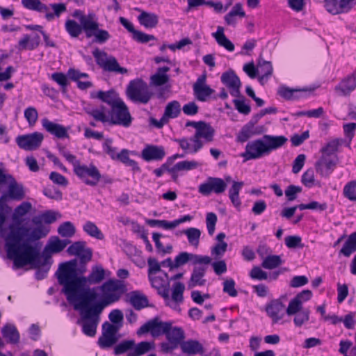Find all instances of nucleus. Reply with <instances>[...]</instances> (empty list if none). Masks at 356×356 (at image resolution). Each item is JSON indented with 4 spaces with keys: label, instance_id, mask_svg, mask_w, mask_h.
Here are the masks:
<instances>
[{
    "label": "nucleus",
    "instance_id": "f257e3e1",
    "mask_svg": "<svg viewBox=\"0 0 356 356\" xmlns=\"http://www.w3.org/2000/svg\"><path fill=\"white\" fill-rule=\"evenodd\" d=\"M56 275L63 286V292L67 300L74 304V308L88 306L97 298L94 289L86 287L89 284L88 276H78L76 259L60 264Z\"/></svg>",
    "mask_w": 356,
    "mask_h": 356
},
{
    "label": "nucleus",
    "instance_id": "f03ea898",
    "mask_svg": "<svg viewBox=\"0 0 356 356\" xmlns=\"http://www.w3.org/2000/svg\"><path fill=\"white\" fill-rule=\"evenodd\" d=\"M35 227L18 226L10 227V231L5 238L6 250H9V254L16 255L17 249L23 250L24 264L30 262L39 255V248L31 245V243L45 237L49 232V229L42 225V215L32 219Z\"/></svg>",
    "mask_w": 356,
    "mask_h": 356
},
{
    "label": "nucleus",
    "instance_id": "7ed1b4c3",
    "mask_svg": "<svg viewBox=\"0 0 356 356\" xmlns=\"http://www.w3.org/2000/svg\"><path fill=\"white\" fill-rule=\"evenodd\" d=\"M286 141L287 138L284 136L266 134L261 138L248 142L241 156L244 158L245 161L258 159L282 147Z\"/></svg>",
    "mask_w": 356,
    "mask_h": 356
},
{
    "label": "nucleus",
    "instance_id": "20e7f679",
    "mask_svg": "<svg viewBox=\"0 0 356 356\" xmlns=\"http://www.w3.org/2000/svg\"><path fill=\"white\" fill-rule=\"evenodd\" d=\"M149 281L153 288L165 300V305L172 307V302L176 305L181 303L184 300V291L185 286L180 282H175L172 289V296L170 297V280H165L161 276L152 275L148 277Z\"/></svg>",
    "mask_w": 356,
    "mask_h": 356
},
{
    "label": "nucleus",
    "instance_id": "39448f33",
    "mask_svg": "<svg viewBox=\"0 0 356 356\" xmlns=\"http://www.w3.org/2000/svg\"><path fill=\"white\" fill-rule=\"evenodd\" d=\"M7 252V257L9 259L13 261L14 266L16 268H22L24 266L31 264L33 268H37L35 272V278L38 280H41L45 278L52 264V259L51 255L48 253L43 252L40 254L39 251V255L34 258L33 260L30 262H27L24 264V256L23 254V250L17 249L16 255L10 254L9 250H6Z\"/></svg>",
    "mask_w": 356,
    "mask_h": 356
},
{
    "label": "nucleus",
    "instance_id": "423d86ee",
    "mask_svg": "<svg viewBox=\"0 0 356 356\" xmlns=\"http://www.w3.org/2000/svg\"><path fill=\"white\" fill-rule=\"evenodd\" d=\"M100 289L104 298L102 300L93 303L92 310L97 313H102L106 306L118 302L127 291L124 282L120 280H108L101 286Z\"/></svg>",
    "mask_w": 356,
    "mask_h": 356
},
{
    "label": "nucleus",
    "instance_id": "0eeeda50",
    "mask_svg": "<svg viewBox=\"0 0 356 356\" xmlns=\"http://www.w3.org/2000/svg\"><path fill=\"white\" fill-rule=\"evenodd\" d=\"M127 95L132 102L146 104L151 99L153 93L146 82L141 79H136L129 82L127 88Z\"/></svg>",
    "mask_w": 356,
    "mask_h": 356
},
{
    "label": "nucleus",
    "instance_id": "6e6552de",
    "mask_svg": "<svg viewBox=\"0 0 356 356\" xmlns=\"http://www.w3.org/2000/svg\"><path fill=\"white\" fill-rule=\"evenodd\" d=\"M215 129L212 126L204 121H202L199 127L195 130L193 136L190 138L191 143H193L191 152L197 153L200 150L204 143H211L213 140Z\"/></svg>",
    "mask_w": 356,
    "mask_h": 356
},
{
    "label": "nucleus",
    "instance_id": "1a4fd4ad",
    "mask_svg": "<svg viewBox=\"0 0 356 356\" xmlns=\"http://www.w3.org/2000/svg\"><path fill=\"white\" fill-rule=\"evenodd\" d=\"M92 55L96 63L106 72L120 74H124L128 72V70L121 67L114 56H108L104 51H101L96 48L92 51Z\"/></svg>",
    "mask_w": 356,
    "mask_h": 356
},
{
    "label": "nucleus",
    "instance_id": "9d476101",
    "mask_svg": "<svg viewBox=\"0 0 356 356\" xmlns=\"http://www.w3.org/2000/svg\"><path fill=\"white\" fill-rule=\"evenodd\" d=\"M94 304L88 305L84 307L74 308L80 310L81 318L84 321L82 325L83 332L88 337H92L96 334L97 327L99 321V315L102 313L95 312L92 309Z\"/></svg>",
    "mask_w": 356,
    "mask_h": 356
},
{
    "label": "nucleus",
    "instance_id": "9b49d317",
    "mask_svg": "<svg viewBox=\"0 0 356 356\" xmlns=\"http://www.w3.org/2000/svg\"><path fill=\"white\" fill-rule=\"evenodd\" d=\"M108 118L110 124L124 127H130L133 120L129 108L122 99L111 107Z\"/></svg>",
    "mask_w": 356,
    "mask_h": 356
},
{
    "label": "nucleus",
    "instance_id": "f8f14e48",
    "mask_svg": "<svg viewBox=\"0 0 356 356\" xmlns=\"http://www.w3.org/2000/svg\"><path fill=\"white\" fill-rule=\"evenodd\" d=\"M171 321H162L159 316H156L140 326L137 330L138 336L150 333L153 337H157L165 334L171 328Z\"/></svg>",
    "mask_w": 356,
    "mask_h": 356
},
{
    "label": "nucleus",
    "instance_id": "ddd939ff",
    "mask_svg": "<svg viewBox=\"0 0 356 356\" xmlns=\"http://www.w3.org/2000/svg\"><path fill=\"white\" fill-rule=\"evenodd\" d=\"M74 174L90 186H95L100 181V172L92 163L88 165L81 164L76 168Z\"/></svg>",
    "mask_w": 356,
    "mask_h": 356
},
{
    "label": "nucleus",
    "instance_id": "4468645a",
    "mask_svg": "<svg viewBox=\"0 0 356 356\" xmlns=\"http://www.w3.org/2000/svg\"><path fill=\"white\" fill-rule=\"evenodd\" d=\"M181 110L180 103L176 100L172 101L166 105L161 118L157 120L154 118H150L149 123L157 129H161L169 122L170 119L177 118L181 113Z\"/></svg>",
    "mask_w": 356,
    "mask_h": 356
},
{
    "label": "nucleus",
    "instance_id": "2eb2a0df",
    "mask_svg": "<svg viewBox=\"0 0 356 356\" xmlns=\"http://www.w3.org/2000/svg\"><path fill=\"white\" fill-rule=\"evenodd\" d=\"M227 188L226 182L221 178L209 177L207 180L198 187V192L204 195L209 196L212 193L220 194Z\"/></svg>",
    "mask_w": 356,
    "mask_h": 356
},
{
    "label": "nucleus",
    "instance_id": "dca6fc26",
    "mask_svg": "<svg viewBox=\"0 0 356 356\" xmlns=\"http://www.w3.org/2000/svg\"><path fill=\"white\" fill-rule=\"evenodd\" d=\"M189 261H191L193 265L210 264L211 258L206 255L203 256L187 252H181L175 258L174 267L178 268Z\"/></svg>",
    "mask_w": 356,
    "mask_h": 356
},
{
    "label": "nucleus",
    "instance_id": "f3484780",
    "mask_svg": "<svg viewBox=\"0 0 356 356\" xmlns=\"http://www.w3.org/2000/svg\"><path fill=\"white\" fill-rule=\"evenodd\" d=\"M44 138V136L42 133L34 132L30 134L19 136L16 142L17 145L28 151H31L38 148Z\"/></svg>",
    "mask_w": 356,
    "mask_h": 356
},
{
    "label": "nucleus",
    "instance_id": "a211bd4d",
    "mask_svg": "<svg viewBox=\"0 0 356 356\" xmlns=\"http://www.w3.org/2000/svg\"><path fill=\"white\" fill-rule=\"evenodd\" d=\"M221 82L229 90L233 97H241V81L233 70L223 72L220 77Z\"/></svg>",
    "mask_w": 356,
    "mask_h": 356
},
{
    "label": "nucleus",
    "instance_id": "6ab92c4d",
    "mask_svg": "<svg viewBox=\"0 0 356 356\" xmlns=\"http://www.w3.org/2000/svg\"><path fill=\"white\" fill-rule=\"evenodd\" d=\"M325 8L332 15L349 12L355 5L356 0H324Z\"/></svg>",
    "mask_w": 356,
    "mask_h": 356
},
{
    "label": "nucleus",
    "instance_id": "aec40b11",
    "mask_svg": "<svg viewBox=\"0 0 356 356\" xmlns=\"http://www.w3.org/2000/svg\"><path fill=\"white\" fill-rule=\"evenodd\" d=\"M99 26V24L97 18L92 22H90L89 25L86 26L88 31L86 37L87 38L94 37V42L104 44L110 39L111 35L106 30L100 29Z\"/></svg>",
    "mask_w": 356,
    "mask_h": 356
},
{
    "label": "nucleus",
    "instance_id": "412c9836",
    "mask_svg": "<svg viewBox=\"0 0 356 356\" xmlns=\"http://www.w3.org/2000/svg\"><path fill=\"white\" fill-rule=\"evenodd\" d=\"M207 75L203 74L199 76L193 84V89L195 98L200 102L207 101V97L211 96L215 90L206 84Z\"/></svg>",
    "mask_w": 356,
    "mask_h": 356
},
{
    "label": "nucleus",
    "instance_id": "4be33fe9",
    "mask_svg": "<svg viewBox=\"0 0 356 356\" xmlns=\"http://www.w3.org/2000/svg\"><path fill=\"white\" fill-rule=\"evenodd\" d=\"M356 88V70L343 78L336 86V92L341 96H348Z\"/></svg>",
    "mask_w": 356,
    "mask_h": 356
},
{
    "label": "nucleus",
    "instance_id": "5701e85b",
    "mask_svg": "<svg viewBox=\"0 0 356 356\" xmlns=\"http://www.w3.org/2000/svg\"><path fill=\"white\" fill-rule=\"evenodd\" d=\"M338 159L321 156L315 163V168L321 177H328L336 168Z\"/></svg>",
    "mask_w": 356,
    "mask_h": 356
},
{
    "label": "nucleus",
    "instance_id": "b1692460",
    "mask_svg": "<svg viewBox=\"0 0 356 356\" xmlns=\"http://www.w3.org/2000/svg\"><path fill=\"white\" fill-rule=\"evenodd\" d=\"M90 22L86 20L84 17L81 19V22L79 24L74 19H67L65 23V28L67 33L70 35L72 38H78L83 32L86 33L88 29L86 26L89 25Z\"/></svg>",
    "mask_w": 356,
    "mask_h": 356
},
{
    "label": "nucleus",
    "instance_id": "393cba45",
    "mask_svg": "<svg viewBox=\"0 0 356 356\" xmlns=\"http://www.w3.org/2000/svg\"><path fill=\"white\" fill-rule=\"evenodd\" d=\"M165 155L163 147L153 145H147L142 151V158L146 161H161Z\"/></svg>",
    "mask_w": 356,
    "mask_h": 356
},
{
    "label": "nucleus",
    "instance_id": "a878e982",
    "mask_svg": "<svg viewBox=\"0 0 356 356\" xmlns=\"http://www.w3.org/2000/svg\"><path fill=\"white\" fill-rule=\"evenodd\" d=\"M208 264L194 265L193 272L188 282V286L191 288L197 286H204L207 280L204 278Z\"/></svg>",
    "mask_w": 356,
    "mask_h": 356
},
{
    "label": "nucleus",
    "instance_id": "bb28decb",
    "mask_svg": "<svg viewBox=\"0 0 356 356\" xmlns=\"http://www.w3.org/2000/svg\"><path fill=\"white\" fill-rule=\"evenodd\" d=\"M284 305L280 300H274L266 306V311L273 322L276 323L284 317Z\"/></svg>",
    "mask_w": 356,
    "mask_h": 356
},
{
    "label": "nucleus",
    "instance_id": "cd10ccee",
    "mask_svg": "<svg viewBox=\"0 0 356 356\" xmlns=\"http://www.w3.org/2000/svg\"><path fill=\"white\" fill-rule=\"evenodd\" d=\"M42 125L47 132L58 138H64L69 136L67 130L64 126L51 122L47 118L42 120Z\"/></svg>",
    "mask_w": 356,
    "mask_h": 356
},
{
    "label": "nucleus",
    "instance_id": "c85d7f7f",
    "mask_svg": "<svg viewBox=\"0 0 356 356\" xmlns=\"http://www.w3.org/2000/svg\"><path fill=\"white\" fill-rule=\"evenodd\" d=\"M90 95L92 98L99 99L102 102L106 103L111 106V108L122 99L114 90H109L108 91L99 90L96 92H92Z\"/></svg>",
    "mask_w": 356,
    "mask_h": 356
},
{
    "label": "nucleus",
    "instance_id": "c756f323",
    "mask_svg": "<svg viewBox=\"0 0 356 356\" xmlns=\"http://www.w3.org/2000/svg\"><path fill=\"white\" fill-rule=\"evenodd\" d=\"M180 348L184 353L189 355H203V346L197 340L189 339L184 341L180 344Z\"/></svg>",
    "mask_w": 356,
    "mask_h": 356
},
{
    "label": "nucleus",
    "instance_id": "7c9ffc66",
    "mask_svg": "<svg viewBox=\"0 0 356 356\" xmlns=\"http://www.w3.org/2000/svg\"><path fill=\"white\" fill-rule=\"evenodd\" d=\"M170 71V67L163 66L159 67L156 72L150 77V83L154 86H161L169 81V76L166 74Z\"/></svg>",
    "mask_w": 356,
    "mask_h": 356
},
{
    "label": "nucleus",
    "instance_id": "2f4dec72",
    "mask_svg": "<svg viewBox=\"0 0 356 356\" xmlns=\"http://www.w3.org/2000/svg\"><path fill=\"white\" fill-rule=\"evenodd\" d=\"M138 20L146 29H152L157 26L159 17L155 13L142 11L138 16Z\"/></svg>",
    "mask_w": 356,
    "mask_h": 356
},
{
    "label": "nucleus",
    "instance_id": "473e14b6",
    "mask_svg": "<svg viewBox=\"0 0 356 356\" xmlns=\"http://www.w3.org/2000/svg\"><path fill=\"white\" fill-rule=\"evenodd\" d=\"M129 302L136 310H141L149 307V301L146 296L138 291H132L129 296Z\"/></svg>",
    "mask_w": 356,
    "mask_h": 356
},
{
    "label": "nucleus",
    "instance_id": "72a5a7b5",
    "mask_svg": "<svg viewBox=\"0 0 356 356\" xmlns=\"http://www.w3.org/2000/svg\"><path fill=\"white\" fill-rule=\"evenodd\" d=\"M165 335L170 343H174L177 346H180L181 343L184 341L185 338L184 331L179 327H172L171 326V328L165 333Z\"/></svg>",
    "mask_w": 356,
    "mask_h": 356
},
{
    "label": "nucleus",
    "instance_id": "f704fd0d",
    "mask_svg": "<svg viewBox=\"0 0 356 356\" xmlns=\"http://www.w3.org/2000/svg\"><path fill=\"white\" fill-rule=\"evenodd\" d=\"M245 17V13L243 9V5L237 3L232 9L224 17L225 22L227 25L234 26L236 24V17Z\"/></svg>",
    "mask_w": 356,
    "mask_h": 356
},
{
    "label": "nucleus",
    "instance_id": "c9c22d12",
    "mask_svg": "<svg viewBox=\"0 0 356 356\" xmlns=\"http://www.w3.org/2000/svg\"><path fill=\"white\" fill-rule=\"evenodd\" d=\"M155 349L154 341H141L135 346L131 353H128L127 356H141Z\"/></svg>",
    "mask_w": 356,
    "mask_h": 356
},
{
    "label": "nucleus",
    "instance_id": "e433bc0d",
    "mask_svg": "<svg viewBox=\"0 0 356 356\" xmlns=\"http://www.w3.org/2000/svg\"><path fill=\"white\" fill-rule=\"evenodd\" d=\"M212 35L215 38L217 43L220 46L223 47L229 51H233L234 50V44L225 35L223 27L218 26L217 31L213 33Z\"/></svg>",
    "mask_w": 356,
    "mask_h": 356
},
{
    "label": "nucleus",
    "instance_id": "4c0bfd02",
    "mask_svg": "<svg viewBox=\"0 0 356 356\" xmlns=\"http://www.w3.org/2000/svg\"><path fill=\"white\" fill-rule=\"evenodd\" d=\"M8 195L11 199L15 200H21L25 196L22 184H18L14 177L9 181Z\"/></svg>",
    "mask_w": 356,
    "mask_h": 356
},
{
    "label": "nucleus",
    "instance_id": "58836bf2",
    "mask_svg": "<svg viewBox=\"0 0 356 356\" xmlns=\"http://www.w3.org/2000/svg\"><path fill=\"white\" fill-rule=\"evenodd\" d=\"M356 251V232L350 234L345 241L339 254L349 257Z\"/></svg>",
    "mask_w": 356,
    "mask_h": 356
},
{
    "label": "nucleus",
    "instance_id": "ea45409f",
    "mask_svg": "<svg viewBox=\"0 0 356 356\" xmlns=\"http://www.w3.org/2000/svg\"><path fill=\"white\" fill-rule=\"evenodd\" d=\"M3 337L10 343H17L19 341V334L16 327L11 324H6L1 330Z\"/></svg>",
    "mask_w": 356,
    "mask_h": 356
},
{
    "label": "nucleus",
    "instance_id": "a19ab883",
    "mask_svg": "<svg viewBox=\"0 0 356 356\" xmlns=\"http://www.w3.org/2000/svg\"><path fill=\"white\" fill-rule=\"evenodd\" d=\"M339 146V141L338 139H334L329 141L325 146L321 149L322 154L321 156L330 159H338L336 152Z\"/></svg>",
    "mask_w": 356,
    "mask_h": 356
},
{
    "label": "nucleus",
    "instance_id": "79ce46f5",
    "mask_svg": "<svg viewBox=\"0 0 356 356\" xmlns=\"http://www.w3.org/2000/svg\"><path fill=\"white\" fill-rule=\"evenodd\" d=\"M105 279V270L101 265H95L92 267L91 272L88 275L89 284L100 283Z\"/></svg>",
    "mask_w": 356,
    "mask_h": 356
},
{
    "label": "nucleus",
    "instance_id": "37998d69",
    "mask_svg": "<svg viewBox=\"0 0 356 356\" xmlns=\"http://www.w3.org/2000/svg\"><path fill=\"white\" fill-rule=\"evenodd\" d=\"M253 124H256L252 120H250L240 130L236 136V140L239 143H245L252 136H254L252 132Z\"/></svg>",
    "mask_w": 356,
    "mask_h": 356
},
{
    "label": "nucleus",
    "instance_id": "c03bdc74",
    "mask_svg": "<svg viewBox=\"0 0 356 356\" xmlns=\"http://www.w3.org/2000/svg\"><path fill=\"white\" fill-rule=\"evenodd\" d=\"M32 208V205L29 202H23L21 204L17 206L13 214V219L15 222L20 223L22 222V217L29 213Z\"/></svg>",
    "mask_w": 356,
    "mask_h": 356
},
{
    "label": "nucleus",
    "instance_id": "a18cd8bd",
    "mask_svg": "<svg viewBox=\"0 0 356 356\" xmlns=\"http://www.w3.org/2000/svg\"><path fill=\"white\" fill-rule=\"evenodd\" d=\"M181 234L186 235L188 243L195 247H197L200 242L201 232L199 229L190 227L181 232Z\"/></svg>",
    "mask_w": 356,
    "mask_h": 356
},
{
    "label": "nucleus",
    "instance_id": "49530a36",
    "mask_svg": "<svg viewBox=\"0 0 356 356\" xmlns=\"http://www.w3.org/2000/svg\"><path fill=\"white\" fill-rule=\"evenodd\" d=\"M259 73L261 74L260 79L267 80L273 74V66L270 61L260 58L258 62Z\"/></svg>",
    "mask_w": 356,
    "mask_h": 356
},
{
    "label": "nucleus",
    "instance_id": "de8ad7c7",
    "mask_svg": "<svg viewBox=\"0 0 356 356\" xmlns=\"http://www.w3.org/2000/svg\"><path fill=\"white\" fill-rule=\"evenodd\" d=\"M135 346L134 340H124L120 343L117 344L114 348V354L120 355L127 353H131Z\"/></svg>",
    "mask_w": 356,
    "mask_h": 356
},
{
    "label": "nucleus",
    "instance_id": "09e8293b",
    "mask_svg": "<svg viewBox=\"0 0 356 356\" xmlns=\"http://www.w3.org/2000/svg\"><path fill=\"white\" fill-rule=\"evenodd\" d=\"M83 229L89 236L94 237L97 239L102 240L104 238V236L101 232V230L97 227V225L94 222L91 221H87L84 224Z\"/></svg>",
    "mask_w": 356,
    "mask_h": 356
},
{
    "label": "nucleus",
    "instance_id": "8fccbe9b",
    "mask_svg": "<svg viewBox=\"0 0 356 356\" xmlns=\"http://www.w3.org/2000/svg\"><path fill=\"white\" fill-rule=\"evenodd\" d=\"M283 263L281 257L279 255H268L266 257L262 263L261 266L265 269H273Z\"/></svg>",
    "mask_w": 356,
    "mask_h": 356
},
{
    "label": "nucleus",
    "instance_id": "3c124183",
    "mask_svg": "<svg viewBox=\"0 0 356 356\" xmlns=\"http://www.w3.org/2000/svg\"><path fill=\"white\" fill-rule=\"evenodd\" d=\"M22 3L24 8L29 10L38 12H46L48 10V7L40 0H22Z\"/></svg>",
    "mask_w": 356,
    "mask_h": 356
},
{
    "label": "nucleus",
    "instance_id": "603ef678",
    "mask_svg": "<svg viewBox=\"0 0 356 356\" xmlns=\"http://www.w3.org/2000/svg\"><path fill=\"white\" fill-rule=\"evenodd\" d=\"M118 340V338L117 337H113L102 332L98 339L97 343L101 348L105 349L115 344Z\"/></svg>",
    "mask_w": 356,
    "mask_h": 356
},
{
    "label": "nucleus",
    "instance_id": "864d4df0",
    "mask_svg": "<svg viewBox=\"0 0 356 356\" xmlns=\"http://www.w3.org/2000/svg\"><path fill=\"white\" fill-rule=\"evenodd\" d=\"M239 99H234L233 103L235 108L238 113L243 115H248L251 112L250 106L245 104V98L241 94V97H238Z\"/></svg>",
    "mask_w": 356,
    "mask_h": 356
},
{
    "label": "nucleus",
    "instance_id": "5fc2aeb1",
    "mask_svg": "<svg viewBox=\"0 0 356 356\" xmlns=\"http://www.w3.org/2000/svg\"><path fill=\"white\" fill-rule=\"evenodd\" d=\"M75 227L70 221L62 223L58 228V234L63 237H71L75 234Z\"/></svg>",
    "mask_w": 356,
    "mask_h": 356
},
{
    "label": "nucleus",
    "instance_id": "6e6d98bb",
    "mask_svg": "<svg viewBox=\"0 0 356 356\" xmlns=\"http://www.w3.org/2000/svg\"><path fill=\"white\" fill-rule=\"evenodd\" d=\"M307 90L303 89H291L286 86H281L279 88L278 94L283 98L287 100H291L297 99L298 97L295 96V93L297 92L304 91L306 92Z\"/></svg>",
    "mask_w": 356,
    "mask_h": 356
},
{
    "label": "nucleus",
    "instance_id": "4d7b16f0",
    "mask_svg": "<svg viewBox=\"0 0 356 356\" xmlns=\"http://www.w3.org/2000/svg\"><path fill=\"white\" fill-rule=\"evenodd\" d=\"M146 223L152 227H159L164 229H174L172 221H168L165 220H156V219H147Z\"/></svg>",
    "mask_w": 356,
    "mask_h": 356
},
{
    "label": "nucleus",
    "instance_id": "13d9d810",
    "mask_svg": "<svg viewBox=\"0 0 356 356\" xmlns=\"http://www.w3.org/2000/svg\"><path fill=\"white\" fill-rule=\"evenodd\" d=\"M343 195L350 201H356V180L347 183L343 188Z\"/></svg>",
    "mask_w": 356,
    "mask_h": 356
},
{
    "label": "nucleus",
    "instance_id": "bf43d9fd",
    "mask_svg": "<svg viewBox=\"0 0 356 356\" xmlns=\"http://www.w3.org/2000/svg\"><path fill=\"white\" fill-rule=\"evenodd\" d=\"M147 266H148V270H147V275L148 277H150L152 275H154L157 273L163 272L161 270V264L159 263L156 259L154 257H149L147 259Z\"/></svg>",
    "mask_w": 356,
    "mask_h": 356
},
{
    "label": "nucleus",
    "instance_id": "052dcab7",
    "mask_svg": "<svg viewBox=\"0 0 356 356\" xmlns=\"http://www.w3.org/2000/svg\"><path fill=\"white\" fill-rule=\"evenodd\" d=\"M104 107L102 106V110L85 108V111L88 115L93 117V118L95 120L99 121L102 122H106L108 121V118L105 114V113L104 111Z\"/></svg>",
    "mask_w": 356,
    "mask_h": 356
},
{
    "label": "nucleus",
    "instance_id": "680f3d73",
    "mask_svg": "<svg viewBox=\"0 0 356 356\" xmlns=\"http://www.w3.org/2000/svg\"><path fill=\"white\" fill-rule=\"evenodd\" d=\"M285 244L289 248H303L304 244L299 236H288L285 238Z\"/></svg>",
    "mask_w": 356,
    "mask_h": 356
},
{
    "label": "nucleus",
    "instance_id": "e2e57ef3",
    "mask_svg": "<svg viewBox=\"0 0 356 356\" xmlns=\"http://www.w3.org/2000/svg\"><path fill=\"white\" fill-rule=\"evenodd\" d=\"M310 311L309 309H305L296 314L293 322L297 327H301L305 322L309 319Z\"/></svg>",
    "mask_w": 356,
    "mask_h": 356
},
{
    "label": "nucleus",
    "instance_id": "0e129e2a",
    "mask_svg": "<svg viewBox=\"0 0 356 356\" xmlns=\"http://www.w3.org/2000/svg\"><path fill=\"white\" fill-rule=\"evenodd\" d=\"M302 304L298 298H293L289 302V306L286 309V312L289 316L294 315L302 311Z\"/></svg>",
    "mask_w": 356,
    "mask_h": 356
},
{
    "label": "nucleus",
    "instance_id": "69168bd1",
    "mask_svg": "<svg viewBox=\"0 0 356 356\" xmlns=\"http://www.w3.org/2000/svg\"><path fill=\"white\" fill-rule=\"evenodd\" d=\"M51 79L60 86L63 92H66L69 82L65 74L62 72H55L51 74Z\"/></svg>",
    "mask_w": 356,
    "mask_h": 356
},
{
    "label": "nucleus",
    "instance_id": "338daca9",
    "mask_svg": "<svg viewBox=\"0 0 356 356\" xmlns=\"http://www.w3.org/2000/svg\"><path fill=\"white\" fill-rule=\"evenodd\" d=\"M200 164L195 161H183L175 164L176 168L179 171H188L197 168Z\"/></svg>",
    "mask_w": 356,
    "mask_h": 356
},
{
    "label": "nucleus",
    "instance_id": "774afa93",
    "mask_svg": "<svg viewBox=\"0 0 356 356\" xmlns=\"http://www.w3.org/2000/svg\"><path fill=\"white\" fill-rule=\"evenodd\" d=\"M43 194L50 199L56 200H60L63 197L62 192L54 186L44 188Z\"/></svg>",
    "mask_w": 356,
    "mask_h": 356
}]
</instances>
